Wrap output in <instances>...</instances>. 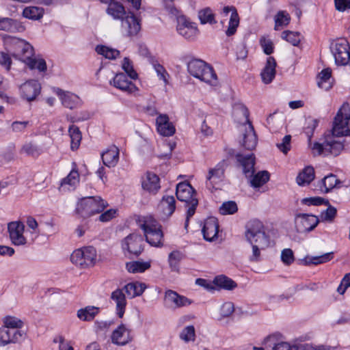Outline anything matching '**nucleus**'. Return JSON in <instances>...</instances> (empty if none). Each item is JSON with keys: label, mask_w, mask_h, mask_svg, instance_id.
Masks as SVG:
<instances>
[{"label": "nucleus", "mask_w": 350, "mask_h": 350, "mask_svg": "<svg viewBox=\"0 0 350 350\" xmlns=\"http://www.w3.org/2000/svg\"><path fill=\"white\" fill-rule=\"evenodd\" d=\"M230 11L231 15L229 21L228 27L226 31V34L228 36L234 35L236 33L237 29L239 25V17L236 8L234 7L230 8L228 6L224 8V13L228 14Z\"/></svg>", "instance_id": "obj_29"}, {"label": "nucleus", "mask_w": 350, "mask_h": 350, "mask_svg": "<svg viewBox=\"0 0 350 350\" xmlns=\"http://www.w3.org/2000/svg\"><path fill=\"white\" fill-rule=\"evenodd\" d=\"M187 70L193 77L210 85L216 86L218 79L213 67L200 59H193L187 63Z\"/></svg>", "instance_id": "obj_5"}, {"label": "nucleus", "mask_w": 350, "mask_h": 350, "mask_svg": "<svg viewBox=\"0 0 350 350\" xmlns=\"http://www.w3.org/2000/svg\"><path fill=\"white\" fill-rule=\"evenodd\" d=\"M131 330L127 329L124 324H120L113 331L111 339L112 343L118 346H124L133 340Z\"/></svg>", "instance_id": "obj_18"}, {"label": "nucleus", "mask_w": 350, "mask_h": 350, "mask_svg": "<svg viewBox=\"0 0 350 350\" xmlns=\"http://www.w3.org/2000/svg\"><path fill=\"white\" fill-rule=\"evenodd\" d=\"M196 192L192 186L187 182L179 183L176 185V196L178 200L185 202L188 206H192L193 200H198L196 198Z\"/></svg>", "instance_id": "obj_13"}, {"label": "nucleus", "mask_w": 350, "mask_h": 350, "mask_svg": "<svg viewBox=\"0 0 350 350\" xmlns=\"http://www.w3.org/2000/svg\"><path fill=\"white\" fill-rule=\"evenodd\" d=\"M290 18L288 14H284L282 11L279 12L275 17V30H278V27L280 26L287 25L289 23Z\"/></svg>", "instance_id": "obj_58"}, {"label": "nucleus", "mask_w": 350, "mask_h": 350, "mask_svg": "<svg viewBox=\"0 0 350 350\" xmlns=\"http://www.w3.org/2000/svg\"><path fill=\"white\" fill-rule=\"evenodd\" d=\"M213 282L217 286L226 290H232L237 286L234 281L224 275L216 276Z\"/></svg>", "instance_id": "obj_41"}, {"label": "nucleus", "mask_w": 350, "mask_h": 350, "mask_svg": "<svg viewBox=\"0 0 350 350\" xmlns=\"http://www.w3.org/2000/svg\"><path fill=\"white\" fill-rule=\"evenodd\" d=\"M108 14L111 15L114 19H122L128 12L125 11L124 7L119 2L111 1L107 9Z\"/></svg>", "instance_id": "obj_35"}, {"label": "nucleus", "mask_w": 350, "mask_h": 350, "mask_svg": "<svg viewBox=\"0 0 350 350\" xmlns=\"http://www.w3.org/2000/svg\"><path fill=\"white\" fill-rule=\"evenodd\" d=\"M176 201L172 196H164L159 205V207L166 215H171L176 208Z\"/></svg>", "instance_id": "obj_40"}, {"label": "nucleus", "mask_w": 350, "mask_h": 350, "mask_svg": "<svg viewBox=\"0 0 350 350\" xmlns=\"http://www.w3.org/2000/svg\"><path fill=\"white\" fill-rule=\"evenodd\" d=\"M276 61L273 57H269L265 68L262 69L260 76L262 81L265 84L270 83L275 76Z\"/></svg>", "instance_id": "obj_25"}, {"label": "nucleus", "mask_w": 350, "mask_h": 350, "mask_svg": "<svg viewBox=\"0 0 350 350\" xmlns=\"http://www.w3.org/2000/svg\"><path fill=\"white\" fill-rule=\"evenodd\" d=\"M3 44L7 51L16 59L25 63L28 67L38 69L40 72L46 70V63L44 59L33 58V47L25 40L7 34L2 36Z\"/></svg>", "instance_id": "obj_2"}, {"label": "nucleus", "mask_w": 350, "mask_h": 350, "mask_svg": "<svg viewBox=\"0 0 350 350\" xmlns=\"http://www.w3.org/2000/svg\"><path fill=\"white\" fill-rule=\"evenodd\" d=\"M55 92L59 96L64 107L70 109L76 107L79 100V98L76 94L64 92L59 88H57Z\"/></svg>", "instance_id": "obj_28"}, {"label": "nucleus", "mask_w": 350, "mask_h": 350, "mask_svg": "<svg viewBox=\"0 0 350 350\" xmlns=\"http://www.w3.org/2000/svg\"><path fill=\"white\" fill-rule=\"evenodd\" d=\"M332 70L329 68H325L319 73L318 77V86L325 90H329L332 83L331 81Z\"/></svg>", "instance_id": "obj_38"}, {"label": "nucleus", "mask_w": 350, "mask_h": 350, "mask_svg": "<svg viewBox=\"0 0 350 350\" xmlns=\"http://www.w3.org/2000/svg\"><path fill=\"white\" fill-rule=\"evenodd\" d=\"M25 26L17 20L10 18H0V30L8 32H23Z\"/></svg>", "instance_id": "obj_27"}, {"label": "nucleus", "mask_w": 350, "mask_h": 350, "mask_svg": "<svg viewBox=\"0 0 350 350\" xmlns=\"http://www.w3.org/2000/svg\"><path fill=\"white\" fill-rule=\"evenodd\" d=\"M282 337L280 334H274L266 337L264 340V343L267 344L271 342L273 345L272 350H294L293 345H291L286 342H280V338Z\"/></svg>", "instance_id": "obj_33"}, {"label": "nucleus", "mask_w": 350, "mask_h": 350, "mask_svg": "<svg viewBox=\"0 0 350 350\" xmlns=\"http://www.w3.org/2000/svg\"><path fill=\"white\" fill-rule=\"evenodd\" d=\"M68 133L71 139V149L72 150H77L82 138L81 133L79 127L74 124L69 126Z\"/></svg>", "instance_id": "obj_42"}, {"label": "nucleus", "mask_w": 350, "mask_h": 350, "mask_svg": "<svg viewBox=\"0 0 350 350\" xmlns=\"http://www.w3.org/2000/svg\"><path fill=\"white\" fill-rule=\"evenodd\" d=\"M315 177L314 170L312 166H307L299 173L296 182L299 186L309 185Z\"/></svg>", "instance_id": "obj_34"}, {"label": "nucleus", "mask_w": 350, "mask_h": 350, "mask_svg": "<svg viewBox=\"0 0 350 350\" xmlns=\"http://www.w3.org/2000/svg\"><path fill=\"white\" fill-rule=\"evenodd\" d=\"M141 227L144 232L146 241L150 245L154 247H160L163 245L162 238L163 235L160 228L150 226L145 224H142Z\"/></svg>", "instance_id": "obj_19"}, {"label": "nucleus", "mask_w": 350, "mask_h": 350, "mask_svg": "<svg viewBox=\"0 0 350 350\" xmlns=\"http://www.w3.org/2000/svg\"><path fill=\"white\" fill-rule=\"evenodd\" d=\"M334 258V252L325 253L320 256H307L301 260V265L304 266L318 265L327 262Z\"/></svg>", "instance_id": "obj_31"}, {"label": "nucleus", "mask_w": 350, "mask_h": 350, "mask_svg": "<svg viewBox=\"0 0 350 350\" xmlns=\"http://www.w3.org/2000/svg\"><path fill=\"white\" fill-rule=\"evenodd\" d=\"M41 85L36 80H29L20 86V94L23 99L27 102L36 100L40 94Z\"/></svg>", "instance_id": "obj_15"}, {"label": "nucleus", "mask_w": 350, "mask_h": 350, "mask_svg": "<svg viewBox=\"0 0 350 350\" xmlns=\"http://www.w3.org/2000/svg\"><path fill=\"white\" fill-rule=\"evenodd\" d=\"M165 300L172 304L174 308H180L189 306L191 301L183 295L178 294L172 290H167L165 293Z\"/></svg>", "instance_id": "obj_24"}, {"label": "nucleus", "mask_w": 350, "mask_h": 350, "mask_svg": "<svg viewBox=\"0 0 350 350\" xmlns=\"http://www.w3.org/2000/svg\"><path fill=\"white\" fill-rule=\"evenodd\" d=\"M234 110V112L239 111L242 113L246 123L243 125L245 132L243 133L241 146L246 150H252L256 148L258 139L254 126L249 120V110L243 104L237 105Z\"/></svg>", "instance_id": "obj_7"}, {"label": "nucleus", "mask_w": 350, "mask_h": 350, "mask_svg": "<svg viewBox=\"0 0 350 350\" xmlns=\"http://www.w3.org/2000/svg\"><path fill=\"white\" fill-rule=\"evenodd\" d=\"M330 49L336 64L345 66L349 63L350 60V47L347 40H337L335 43L331 44Z\"/></svg>", "instance_id": "obj_9"}, {"label": "nucleus", "mask_w": 350, "mask_h": 350, "mask_svg": "<svg viewBox=\"0 0 350 350\" xmlns=\"http://www.w3.org/2000/svg\"><path fill=\"white\" fill-rule=\"evenodd\" d=\"M102 161L105 165L109 167H114L119 160V149L113 145L110 146L102 154Z\"/></svg>", "instance_id": "obj_26"}, {"label": "nucleus", "mask_w": 350, "mask_h": 350, "mask_svg": "<svg viewBox=\"0 0 350 350\" xmlns=\"http://www.w3.org/2000/svg\"><path fill=\"white\" fill-rule=\"evenodd\" d=\"M142 186L144 190L150 193H156L161 187L159 176L152 172H148L142 179Z\"/></svg>", "instance_id": "obj_23"}, {"label": "nucleus", "mask_w": 350, "mask_h": 350, "mask_svg": "<svg viewBox=\"0 0 350 350\" xmlns=\"http://www.w3.org/2000/svg\"><path fill=\"white\" fill-rule=\"evenodd\" d=\"M123 291V289H116L112 292L111 295V298L115 301L116 304L117 314L120 318H122L126 305V296Z\"/></svg>", "instance_id": "obj_32"}, {"label": "nucleus", "mask_w": 350, "mask_h": 350, "mask_svg": "<svg viewBox=\"0 0 350 350\" xmlns=\"http://www.w3.org/2000/svg\"><path fill=\"white\" fill-rule=\"evenodd\" d=\"M224 161H221L217 164L215 167L211 168L208 170V174L206 177V185L212 186L214 187V185L217 184L222 181L224 177Z\"/></svg>", "instance_id": "obj_22"}, {"label": "nucleus", "mask_w": 350, "mask_h": 350, "mask_svg": "<svg viewBox=\"0 0 350 350\" xmlns=\"http://www.w3.org/2000/svg\"><path fill=\"white\" fill-rule=\"evenodd\" d=\"M110 84L113 85L118 89L129 94L133 93L137 90L135 85L128 80L126 75L124 73H118L116 75L112 80L110 81Z\"/></svg>", "instance_id": "obj_21"}, {"label": "nucleus", "mask_w": 350, "mask_h": 350, "mask_svg": "<svg viewBox=\"0 0 350 350\" xmlns=\"http://www.w3.org/2000/svg\"><path fill=\"white\" fill-rule=\"evenodd\" d=\"M146 287L147 286L145 283L133 282L126 284L124 286L123 290L125 291V293L129 299H133L142 295Z\"/></svg>", "instance_id": "obj_30"}, {"label": "nucleus", "mask_w": 350, "mask_h": 350, "mask_svg": "<svg viewBox=\"0 0 350 350\" xmlns=\"http://www.w3.org/2000/svg\"><path fill=\"white\" fill-rule=\"evenodd\" d=\"M260 44L266 55H271L273 52V44L271 40L262 37Z\"/></svg>", "instance_id": "obj_62"}, {"label": "nucleus", "mask_w": 350, "mask_h": 350, "mask_svg": "<svg viewBox=\"0 0 350 350\" xmlns=\"http://www.w3.org/2000/svg\"><path fill=\"white\" fill-rule=\"evenodd\" d=\"M325 205L327 206V208L326 210L321 212L320 215L321 221L322 222L325 221L332 223L336 217L337 209L334 206H332L329 202L328 204Z\"/></svg>", "instance_id": "obj_47"}, {"label": "nucleus", "mask_w": 350, "mask_h": 350, "mask_svg": "<svg viewBox=\"0 0 350 350\" xmlns=\"http://www.w3.org/2000/svg\"><path fill=\"white\" fill-rule=\"evenodd\" d=\"M340 183V180L336 178V176L330 174L325 176L319 183V187L323 193H328L336 185Z\"/></svg>", "instance_id": "obj_36"}, {"label": "nucleus", "mask_w": 350, "mask_h": 350, "mask_svg": "<svg viewBox=\"0 0 350 350\" xmlns=\"http://www.w3.org/2000/svg\"><path fill=\"white\" fill-rule=\"evenodd\" d=\"M319 221L318 217L312 214L298 213L295 216V226L299 233H306L313 230Z\"/></svg>", "instance_id": "obj_10"}, {"label": "nucleus", "mask_w": 350, "mask_h": 350, "mask_svg": "<svg viewBox=\"0 0 350 350\" xmlns=\"http://www.w3.org/2000/svg\"><path fill=\"white\" fill-rule=\"evenodd\" d=\"M151 267V262L131 261L126 263V269L129 273H143Z\"/></svg>", "instance_id": "obj_39"}, {"label": "nucleus", "mask_w": 350, "mask_h": 350, "mask_svg": "<svg viewBox=\"0 0 350 350\" xmlns=\"http://www.w3.org/2000/svg\"><path fill=\"white\" fill-rule=\"evenodd\" d=\"M234 311V304L232 302L224 303L220 308V315L221 318L230 317Z\"/></svg>", "instance_id": "obj_61"}, {"label": "nucleus", "mask_w": 350, "mask_h": 350, "mask_svg": "<svg viewBox=\"0 0 350 350\" xmlns=\"http://www.w3.org/2000/svg\"><path fill=\"white\" fill-rule=\"evenodd\" d=\"M198 18L202 24H215L217 23L215 19V14L209 8L200 10L198 12Z\"/></svg>", "instance_id": "obj_45"}, {"label": "nucleus", "mask_w": 350, "mask_h": 350, "mask_svg": "<svg viewBox=\"0 0 350 350\" xmlns=\"http://www.w3.org/2000/svg\"><path fill=\"white\" fill-rule=\"evenodd\" d=\"M25 335L23 331L2 327L0 328V346L21 342L25 338Z\"/></svg>", "instance_id": "obj_17"}, {"label": "nucleus", "mask_w": 350, "mask_h": 350, "mask_svg": "<svg viewBox=\"0 0 350 350\" xmlns=\"http://www.w3.org/2000/svg\"><path fill=\"white\" fill-rule=\"evenodd\" d=\"M122 69L127 75L132 79H136L138 77L137 73L133 69L131 62L128 57H124L122 63Z\"/></svg>", "instance_id": "obj_57"}, {"label": "nucleus", "mask_w": 350, "mask_h": 350, "mask_svg": "<svg viewBox=\"0 0 350 350\" xmlns=\"http://www.w3.org/2000/svg\"><path fill=\"white\" fill-rule=\"evenodd\" d=\"M236 158L242 167L243 173L245 177L252 178L250 180V183L253 187H260L269 181L270 174L267 171H260L255 175L254 174L255 165L254 154L244 156L242 154L238 153L236 154Z\"/></svg>", "instance_id": "obj_4"}, {"label": "nucleus", "mask_w": 350, "mask_h": 350, "mask_svg": "<svg viewBox=\"0 0 350 350\" xmlns=\"http://www.w3.org/2000/svg\"><path fill=\"white\" fill-rule=\"evenodd\" d=\"M107 206L100 196H89L77 202L75 211L81 217L88 218L103 212Z\"/></svg>", "instance_id": "obj_6"}, {"label": "nucleus", "mask_w": 350, "mask_h": 350, "mask_svg": "<svg viewBox=\"0 0 350 350\" xmlns=\"http://www.w3.org/2000/svg\"><path fill=\"white\" fill-rule=\"evenodd\" d=\"M99 311V308L88 306L77 311V317L84 321H91L98 314Z\"/></svg>", "instance_id": "obj_37"}, {"label": "nucleus", "mask_w": 350, "mask_h": 350, "mask_svg": "<svg viewBox=\"0 0 350 350\" xmlns=\"http://www.w3.org/2000/svg\"><path fill=\"white\" fill-rule=\"evenodd\" d=\"M319 120L308 117L306 119V126H304V132L308 138V142L310 144L311 139L313 136L314 131L319 125Z\"/></svg>", "instance_id": "obj_46"}, {"label": "nucleus", "mask_w": 350, "mask_h": 350, "mask_svg": "<svg viewBox=\"0 0 350 350\" xmlns=\"http://www.w3.org/2000/svg\"><path fill=\"white\" fill-rule=\"evenodd\" d=\"M301 204L308 206H319L321 204H328L329 200L321 197L305 198L301 200Z\"/></svg>", "instance_id": "obj_56"}, {"label": "nucleus", "mask_w": 350, "mask_h": 350, "mask_svg": "<svg viewBox=\"0 0 350 350\" xmlns=\"http://www.w3.org/2000/svg\"><path fill=\"white\" fill-rule=\"evenodd\" d=\"M181 259L182 254L178 251H173L169 254L168 261L172 271H178L179 262Z\"/></svg>", "instance_id": "obj_52"}, {"label": "nucleus", "mask_w": 350, "mask_h": 350, "mask_svg": "<svg viewBox=\"0 0 350 350\" xmlns=\"http://www.w3.org/2000/svg\"><path fill=\"white\" fill-rule=\"evenodd\" d=\"M79 181V174L77 170H72L69 174L61 182V187L68 185L71 187H75Z\"/></svg>", "instance_id": "obj_51"}, {"label": "nucleus", "mask_w": 350, "mask_h": 350, "mask_svg": "<svg viewBox=\"0 0 350 350\" xmlns=\"http://www.w3.org/2000/svg\"><path fill=\"white\" fill-rule=\"evenodd\" d=\"M4 327H8L10 329H18L21 328L23 325V322L14 317H7L4 319Z\"/></svg>", "instance_id": "obj_53"}, {"label": "nucleus", "mask_w": 350, "mask_h": 350, "mask_svg": "<svg viewBox=\"0 0 350 350\" xmlns=\"http://www.w3.org/2000/svg\"><path fill=\"white\" fill-rule=\"evenodd\" d=\"M9 237L12 243L14 245H23L27 239L23 235L25 226L21 221H12L8 225Z\"/></svg>", "instance_id": "obj_16"}, {"label": "nucleus", "mask_w": 350, "mask_h": 350, "mask_svg": "<svg viewBox=\"0 0 350 350\" xmlns=\"http://www.w3.org/2000/svg\"><path fill=\"white\" fill-rule=\"evenodd\" d=\"M98 54L103 55L105 58L115 59L120 55V51L117 49H111L106 46L98 45L96 47Z\"/></svg>", "instance_id": "obj_44"}, {"label": "nucleus", "mask_w": 350, "mask_h": 350, "mask_svg": "<svg viewBox=\"0 0 350 350\" xmlns=\"http://www.w3.org/2000/svg\"><path fill=\"white\" fill-rule=\"evenodd\" d=\"M281 260L286 265H291L295 260L294 253L291 249H284L281 253Z\"/></svg>", "instance_id": "obj_60"}, {"label": "nucleus", "mask_w": 350, "mask_h": 350, "mask_svg": "<svg viewBox=\"0 0 350 350\" xmlns=\"http://www.w3.org/2000/svg\"><path fill=\"white\" fill-rule=\"evenodd\" d=\"M96 258L95 248L89 246L75 250L70 256V260L76 266L85 269L94 265Z\"/></svg>", "instance_id": "obj_8"}, {"label": "nucleus", "mask_w": 350, "mask_h": 350, "mask_svg": "<svg viewBox=\"0 0 350 350\" xmlns=\"http://www.w3.org/2000/svg\"><path fill=\"white\" fill-rule=\"evenodd\" d=\"M169 118L166 114L159 115L156 120V124L157 131H163V126L171 124Z\"/></svg>", "instance_id": "obj_64"}, {"label": "nucleus", "mask_w": 350, "mask_h": 350, "mask_svg": "<svg viewBox=\"0 0 350 350\" xmlns=\"http://www.w3.org/2000/svg\"><path fill=\"white\" fill-rule=\"evenodd\" d=\"M331 133H325L319 142L311 146L314 156H334L340 154L344 149L343 142L336 139V137L350 135V107L349 105H343L338 110L333 122Z\"/></svg>", "instance_id": "obj_1"}, {"label": "nucleus", "mask_w": 350, "mask_h": 350, "mask_svg": "<svg viewBox=\"0 0 350 350\" xmlns=\"http://www.w3.org/2000/svg\"><path fill=\"white\" fill-rule=\"evenodd\" d=\"M124 252L138 256L144 250V238L137 233H131L126 236L121 243Z\"/></svg>", "instance_id": "obj_11"}, {"label": "nucleus", "mask_w": 350, "mask_h": 350, "mask_svg": "<svg viewBox=\"0 0 350 350\" xmlns=\"http://www.w3.org/2000/svg\"><path fill=\"white\" fill-rule=\"evenodd\" d=\"M282 38L293 46H298L301 41V35L299 32L286 30L282 33Z\"/></svg>", "instance_id": "obj_49"}, {"label": "nucleus", "mask_w": 350, "mask_h": 350, "mask_svg": "<svg viewBox=\"0 0 350 350\" xmlns=\"http://www.w3.org/2000/svg\"><path fill=\"white\" fill-rule=\"evenodd\" d=\"M291 135H286L283 137L282 142L277 144L276 146L281 152L286 154L291 148Z\"/></svg>", "instance_id": "obj_59"}, {"label": "nucleus", "mask_w": 350, "mask_h": 350, "mask_svg": "<svg viewBox=\"0 0 350 350\" xmlns=\"http://www.w3.org/2000/svg\"><path fill=\"white\" fill-rule=\"evenodd\" d=\"M180 338L185 342H193L196 339V329L193 325L185 327L180 332Z\"/></svg>", "instance_id": "obj_48"}, {"label": "nucleus", "mask_w": 350, "mask_h": 350, "mask_svg": "<svg viewBox=\"0 0 350 350\" xmlns=\"http://www.w3.org/2000/svg\"><path fill=\"white\" fill-rule=\"evenodd\" d=\"M294 350H333L330 346L323 345H314L309 343H299L293 345Z\"/></svg>", "instance_id": "obj_50"}, {"label": "nucleus", "mask_w": 350, "mask_h": 350, "mask_svg": "<svg viewBox=\"0 0 350 350\" xmlns=\"http://www.w3.org/2000/svg\"><path fill=\"white\" fill-rule=\"evenodd\" d=\"M219 224L216 217H209L204 223L202 229L204 239L207 241H213L217 237Z\"/></svg>", "instance_id": "obj_20"}, {"label": "nucleus", "mask_w": 350, "mask_h": 350, "mask_svg": "<svg viewBox=\"0 0 350 350\" xmlns=\"http://www.w3.org/2000/svg\"><path fill=\"white\" fill-rule=\"evenodd\" d=\"M117 210L110 208L99 215L98 219L102 222H107L116 217Z\"/></svg>", "instance_id": "obj_63"}, {"label": "nucleus", "mask_w": 350, "mask_h": 350, "mask_svg": "<svg viewBox=\"0 0 350 350\" xmlns=\"http://www.w3.org/2000/svg\"><path fill=\"white\" fill-rule=\"evenodd\" d=\"M20 152L21 153H25L31 157H37L40 153L38 148L31 142L25 144L22 146Z\"/></svg>", "instance_id": "obj_55"}, {"label": "nucleus", "mask_w": 350, "mask_h": 350, "mask_svg": "<svg viewBox=\"0 0 350 350\" xmlns=\"http://www.w3.org/2000/svg\"><path fill=\"white\" fill-rule=\"evenodd\" d=\"M43 14L44 9L36 6L25 8L23 12V16L31 20H39L43 16Z\"/></svg>", "instance_id": "obj_43"}, {"label": "nucleus", "mask_w": 350, "mask_h": 350, "mask_svg": "<svg viewBox=\"0 0 350 350\" xmlns=\"http://www.w3.org/2000/svg\"><path fill=\"white\" fill-rule=\"evenodd\" d=\"M176 30L181 36L188 40H194L199 33L196 24L185 16L177 17Z\"/></svg>", "instance_id": "obj_12"}, {"label": "nucleus", "mask_w": 350, "mask_h": 350, "mask_svg": "<svg viewBox=\"0 0 350 350\" xmlns=\"http://www.w3.org/2000/svg\"><path fill=\"white\" fill-rule=\"evenodd\" d=\"M238 211L237 204L234 201H228L224 202L219 208V211L222 215H231Z\"/></svg>", "instance_id": "obj_54"}, {"label": "nucleus", "mask_w": 350, "mask_h": 350, "mask_svg": "<svg viewBox=\"0 0 350 350\" xmlns=\"http://www.w3.org/2000/svg\"><path fill=\"white\" fill-rule=\"evenodd\" d=\"M121 28L126 36H135L141 30L140 21L133 13L129 12L121 20Z\"/></svg>", "instance_id": "obj_14"}, {"label": "nucleus", "mask_w": 350, "mask_h": 350, "mask_svg": "<svg viewBox=\"0 0 350 350\" xmlns=\"http://www.w3.org/2000/svg\"><path fill=\"white\" fill-rule=\"evenodd\" d=\"M245 228L246 239L252 246V254L250 256V260L258 262L260 260V250L270 246V237L266 233L263 224L258 219L249 221Z\"/></svg>", "instance_id": "obj_3"}]
</instances>
